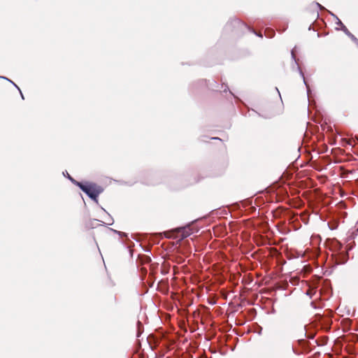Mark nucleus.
<instances>
[{
  "label": "nucleus",
  "instance_id": "nucleus-11",
  "mask_svg": "<svg viewBox=\"0 0 358 358\" xmlns=\"http://www.w3.org/2000/svg\"><path fill=\"white\" fill-rule=\"evenodd\" d=\"M20 94H21V96H22V98L24 99V96H23V94H22V92H20Z\"/></svg>",
  "mask_w": 358,
  "mask_h": 358
},
{
  "label": "nucleus",
  "instance_id": "nucleus-9",
  "mask_svg": "<svg viewBox=\"0 0 358 358\" xmlns=\"http://www.w3.org/2000/svg\"><path fill=\"white\" fill-rule=\"evenodd\" d=\"M317 6L319 7L320 9H324V7L322 6L320 3H316Z\"/></svg>",
  "mask_w": 358,
  "mask_h": 358
},
{
  "label": "nucleus",
  "instance_id": "nucleus-6",
  "mask_svg": "<svg viewBox=\"0 0 358 358\" xmlns=\"http://www.w3.org/2000/svg\"><path fill=\"white\" fill-rule=\"evenodd\" d=\"M66 174L68 175V178L77 185L78 182L76 181L73 178H72L68 173H66Z\"/></svg>",
  "mask_w": 358,
  "mask_h": 358
},
{
  "label": "nucleus",
  "instance_id": "nucleus-8",
  "mask_svg": "<svg viewBox=\"0 0 358 358\" xmlns=\"http://www.w3.org/2000/svg\"><path fill=\"white\" fill-rule=\"evenodd\" d=\"M337 20H338L337 24L341 26V29H343V25H344V24L342 23V22L339 19L337 18Z\"/></svg>",
  "mask_w": 358,
  "mask_h": 358
},
{
  "label": "nucleus",
  "instance_id": "nucleus-10",
  "mask_svg": "<svg viewBox=\"0 0 358 358\" xmlns=\"http://www.w3.org/2000/svg\"><path fill=\"white\" fill-rule=\"evenodd\" d=\"M212 139L217 140V141H221V139H220V138H212Z\"/></svg>",
  "mask_w": 358,
  "mask_h": 358
},
{
  "label": "nucleus",
  "instance_id": "nucleus-1",
  "mask_svg": "<svg viewBox=\"0 0 358 358\" xmlns=\"http://www.w3.org/2000/svg\"><path fill=\"white\" fill-rule=\"evenodd\" d=\"M77 185L85 193L87 196L98 202L97 197L103 192L101 187L94 184L90 183L87 185H83L81 182H77Z\"/></svg>",
  "mask_w": 358,
  "mask_h": 358
},
{
  "label": "nucleus",
  "instance_id": "nucleus-12",
  "mask_svg": "<svg viewBox=\"0 0 358 358\" xmlns=\"http://www.w3.org/2000/svg\"><path fill=\"white\" fill-rule=\"evenodd\" d=\"M276 91L278 92V94H280L278 88H276ZM279 95L280 96V94H279Z\"/></svg>",
  "mask_w": 358,
  "mask_h": 358
},
{
  "label": "nucleus",
  "instance_id": "nucleus-7",
  "mask_svg": "<svg viewBox=\"0 0 358 358\" xmlns=\"http://www.w3.org/2000/svg\"><path fill=\"white\" fill-rule=\"evenodd\" d=\"M0 78H3V79H6V80H7L10 81V83H13V85H15V87L19 90H20V89L18 88V87H17V85H16L13 82H12L11 80H8V78H5V77H3V76H0Z\"/></svg>",
  "mask_w": 358,
  "mask_h": 358
},
{
  "label": "nucleus",
  "instance_id": "nucleus-2",
  "mask_svg": "<svg viewBox=\"0 0 358 358\" xmlns=\"http://www.w3.org/2000/svg\"><path fill=\"white\" fill-rule=\"evenodd\" d=\"M295 50H296V47L292 50L291 52V55H292V58L293 59V60L294 61V63L297 66V69L298 71H299V73L300 75L301 76V77L303 78V83L304 84L306 85V87H307V92H308V94L309 93V91H310V89H309V87L308 85H307L306 82V80H305V77H304V74L303 73V71H301V69H300V67L298 65V63L296 62V55H295Z\"/></svg>",
  "mask_w": 358,
  "mask_h": 358
},
{
  "label": "nucleus",
  "instance_id": "nucleus-3",
  "mask_svg": "<svg viewBox=\"0 0 358 358\" xmlns=\"http://www.w3.org/2000/svg\"><path fill=\"white\" fill-rule=\"evenodd\" d=\"M178 232L180 234L179 235V237L180 239L187 238L192 234L191 229L187 227H181V228L178 229Z\"/></svg>",
  "mask_w": 358,
  "mask_h": 358
},
{
  "label": "nucleus",
  "instance_id": "nucleus-4",
  "mask_svg": "<svg viewBox=\"0 0 358 358\" xmlns=\"http://www.w3.org/2000/svg\"><path fill=\"white\" fill-rule=\"evenodd\" d=\"M343 31L345 32V34L348 36L352 41L355 43V44L358 47V39L352 34H351L349 30L346 28L345 25H343Z\"/></svg>",
  "mask_w": 358,
  "mask_h": 358
},
{
  "label": "nucleus",
  "instance_id": "nucleus-5",
  "mask_svg": "<svg viewBox=\"0 0 358 358\" xmlns=\"http://www.w3.org/2000/svg\"><path fill=\"white\" fill-rule=\"evenodd\" d=\"M265 36L267 38H272L274 36V31L271 29H266L265 31Z\"/></svg>",
  "mask_w": 358,
  "mask_h": 358
}]
</instances>
